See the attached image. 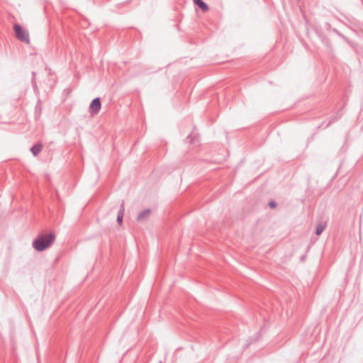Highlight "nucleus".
<instances>
[{
	"label": "nucleus",
	"mask_w": 363,
	"mask_h": 363,
	"mask_svg": "<svg viewBox=\"0 0 363 363\" xmlns=\"http://www.w3.org/2000/svg\"><path fill=\"white\" fill-rule=\"evenodd\" d=\"M101 108V99L99 97L95 98L92 100L89 107V113L94 116L99 113Z\"/></svg>",
	"instance_id": "3"
},
{
	"label": "nucleus",
	"mask_w": 363,
	"mask_h": 363,
	"mask_svg": "<svg viewBox=\"0 0 363 363\" xmlns=\"http://www.w3.org/2000/svg\"><path fill=\"white\" fill-rule=\"evenodd\" d=\"M269 206L270 208H275L276 206H277V203L274 201H271L269 203Z\"/></svg>",
	"instance_id": "9"
},
{
	"label": "nucleus",
	"mask_w": 363,
	"mask_h": 363,
	"mask_svg": "<svg viewBox=\"0 0 363 363\" xmlns=\"http://www.w3.org/2000/svg\"><path fill=\"white\" fill-rule=\"evenodd\" d=\"M124 211H125V205H124V202H123L121 204V206H120V209L118 212V215H117V223L119 224V225H121L122 223H123V215H124Z\"/></svg>",
	"instance_id": "6"
},
{
	"label": "nucleus",
	"mask_w": 363,
	"mask_h": 363,
	"mask_svg": "<svg viewBox=\"0 0 363 363\" xmlns=\"http://www.w3.org/2000/svg\"><path fill=\"white\" fill-rule=\"evenodd\" d=\"M332 123V121H330L328 124V126L330 125Z\"/></svg>",
	"instance_id": "10"
},
{
	"label": "nucleus",
	"mask_w": 363,
	"mask_h": 363,
	"mask_svg": "<svg viewBox=\"0 0 363 363\" xmlns=\"http://www.w3.org/2000/svg\"><path fill=\"white\" fill-rule=\"evenodd\" d=\"M326 225H327L326 222H320V223H318L316 229H315V234L317 235H320L323 232L325 228H326Z\"/></svg>",
	"instance_id": "8"
},
{
	"label": "nucleus",
	"mask_w": 363,
	"mask_h": 363,
	"mask_svg": "<svg viewBox=\"0 0 363 363\" xmlns=\"http://www.w3.org/2000/svg\"><path fill=\"white\" fill-rule=\"evenodd\" d=\"M150 214H151L150 209H145V210L141 211L137 216V221H138V222L146 221L150 216Z\"/></svg>",
	"instance_id": "4"
},
{
	"label": "nucleus",
	"mask_w": 363,
	"mask_h": 363,
	"mask_svg": "<svg viewBox=\"0 0 363 363\" xmlns=\"http://www.w3.org/2000/svg\"><path fill=\"white\" fill-rule=\"evenodd\" d=\"M14 31L16 34V37L18 40L23 42L26 44L30 43L29 34L28 32L23 29V27L18 24L14 25Z\"/></svg>",
	"instance_id": "2"
},
{
	"label": "nucleus",
	"mask_w": 363,
	"mask_h": 363,
	"mask_svg": "<svg viewBox=\"0 0 363 363\" xmlns=\"http://www.w3.org/2000/svg\"><path fill=\"white\" fill-rule=\"evenodd\" d=\"M194 3L203 11H208V6L202 0H194Z\"/></svg>",
	"instance_id": "7"
},
{
	"label": "nucleus",
	"mask_w": 363,
	"mask_h": 363,
	"mask_svg": "<svg viewBox=\"0 0 363 363\" xmlns=\"http://www.w3.org/2000/svg\"><path fill=\"white\" fill-rule=\"evenodd\" d=\"M43 145L40 143H38L34 145H33L30 150L32 152L33 155L36 157L43 150Z\"/></svg>",
	"instance_id": "5"
},
{
	"label": "nucleus",
	"mask_w": 363,
	"mask_h": 363,
	"mask_svg": "<svg viewBox=\"0 0 363 363\" xmlns=\"http://www.w3.org/2000/svg\"><path fill=\"white\" fill-rule=\"evenodd\" d=\"M55 235L53 233H49L45 235H39L33 242V248L38 252H42L55 242Z\"/></svg>",
	"instance_id": "1"
}]
</instances>
